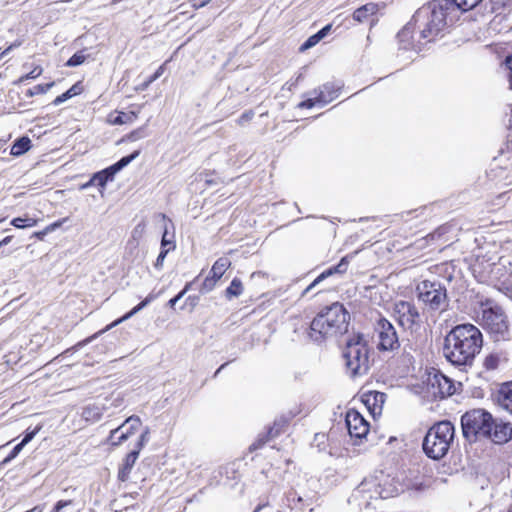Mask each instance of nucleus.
Wrapping results in <instances>:
<instances>
[{
  "label": "nucleus",
  "instance_id": "obj_1",
  "mask_svg": "<svg viewBox=\"0 0 512 512\" xmlns=\"http://www.w3.org/2000/svg\"><path fill=\"white\" fill-rule=\"evenodd\" d=\"M483 345L481 331L472 324L455 326L445 337L443 353L456 366L472 365Z\"/></svg>",
  "mask_w": 512,
  "mask_h": 512
},
{
  "label": "nucleus",
  "instance_id": "obj_2",
  "mask_svg": "<svg viewBox=\"0 0 512 512\" xmlns=\"http://www.w3.org/2000/svg\"><path fill=\"white\" fill-rule=\"evenodd\" d=\"M448 0H432L421 7L413 16L420 30V37L432 41L447 25V19L456 11Z\"/></svg>",
  "mask_w": 512,
  "mask_h": 512
},
{
  "label": "nucleus",
  "instance_id": "obj_3",
  "mask_svg": "<svg viewBox=\"0 0 512 512\" xmlns=\"http://www.w3.org/2000/svg\"><path fill=\"white\" fill-rule=\"evenodd\" d=\"M350 315L343 304L335 302L321 311L311 322V337L316 341L346 333Z\"/></svg>",
  "mask_w": 512,
  "mask_h": 512
},
{
  "label": "nucleus",
  "instance_id": "obj_4",
  "mask_svg": "<svg viewBox=\"0 0 512 512\" xmlns=\"http://www.w3.org/2000/svg\"><path fill=\"white\" fill-rule=\"evenodd\" d=\"M343 358L347 373L355 378L367 374L369 370V348L366 338L362 334L348 337L343 349Z\"/></svg>",
  "mask_w": 512,
  "mask_h": 512
},
{
  "label": "nucleus",
  "instance_id": "obj_5",
  "mask_svg": "<svg viewBox=\"0 0 512 512\" xmlns=\"http://www.w3.org/2000/svg\"><path fill=\"white\" fill-rule=\"evenodd\" d=\"M455 429L450 421L434 424L423 440V451L434 460L443 458L449 451L454 439Z\"/></svg>",
  "mask_w": 512,
  "mask_h": 512
},
{
  "label": "nucleus",
  "instance_id": "obj_6",
  "mask_svg": "<svg viewBox=\"0 0 512 512\" xmlns=\"http://www.w3.org/2000/svg\"><path fill=\"white\" fill-rule=\"evenodd\" d=\"M492 415L483 409L467 411L461 417L463 436L469 441L485 438L490 431Z\"/></svg>",
  "mask_w": 512,
  "mask_h": 512
},
{
  "label": "nucleus",
  "instance_id": "obj_7",
  "mask_svg": "<svg viewBox=\"0 0 512 512\" xmlns=\"http://www.w3.org/2000/svg\"><path fill=\"white\" fill-rule=\"evenodd\" d=\"M477 317L481 325L492 334L504 335L508 330V322L503 309L493 301L481 302Z\"/></svg>",
  "mask_w": 512,
  "mask_h": 512
},
{
  "label": "nucleus",
  "instance_id": "obj_8",
  "mask_svg": "<svg viewBox=\"0 0 512 512\" xmlns=\"http://www.w3.org/2000/svg\"><path fill=\"white\" fill-rule=\"evenodd\" d=\"M379 484V494L381 499H387L398 496L408 490L419 491L424 488V484L417 479H410L403 475L391 477L389 475L376 476Z\"/></svg>",
  "mask_w": 512,
  "mask_h": 512
},
{
  "label": "nucleus",
  "instance_id": "obj_9",
  "mask_svg": "<svg viewBox=\"0 0 512 512\" xmlns=\"http://www.w3.org/2000/svg\"><path fill=\"white\" fill-rule=\"evenodd\" d=\"M418 299L430 310L444 311L448 306L446 289L440 284L431 281H422L417 286Z\"/></svg>",
  "mask_w": 512,
  "mask_h": 512
},
{
  "label": "nucleus",
  "instance_id": "obj_10",
  "mask_svg": "<svg viewBox=\"0 0 512 512\" xmlns=\"http://www.w3.org/2000/svg\"><path fill=\"white\" fill-rule=\"evenodd\" d=\"M378 499L381 498L377 478L369 477L365 478L354 489L348 501L359 508H369L372 505V501Z\"/></svg>",
  "mask_w": 512,
  "mask_h": 512
},
{
  "label": "nucleus",
  "instance_id": "obj_11",
  "mask_svg": "<svg viewBox=\"0 0 512 512\" xmlns=\"http://www.w3.org/2000/svg\"><path fill=\"white\" fill-rule=\"evenodd\" d=\"M377 335V349L379 351L393 352L400 348L399 336L394 325L385 318L378 320L375 327Z\"/></svg>",
  "mask_w": 512,
  "mask_h": 512
},
{
  "label": "nucleus",
  "instance_id": "obj_12",
  "mask_svg": "<svg viewBox=\"0 0 512 512\" xmlns=\"http://www.w3.org/2000/svg\"><path fill=\"white\" fill-rule=\"evenodd\" d=\"M394 315L398 323L407 329L419 326L421 323L420 313L415 304L408 301H398L394 304Z\"/></svg>",
  "mask_w": 512,
  "mask_h": 512
},
{
  "label": "nucleus",
  "instance_id": "obj_13",
  "mask_svg": "<svg viewBox=\"0 0 512 512\" xmlns=\"http://www.w3.org/2000/svg\"><path fill=\"white\" fill-rule=\"evenodd\" d=\"M141 426L139 416L132 415L128 417L121 425L110 431L108 442L112 446H119L134 435Z\"/></svg>",
  "mask_w": 512,
  "mask_h": 512
},
{
  "label": "nucleus",
  "instance_id": "obj_14",
  "mask_svg": "<svg viewBox=\"0 0 512 512\" xmlns=\"http://www.w3.org/2000/svg\"><path fill=\"white\" fill-rule=\"evenodd\" d=\"M490 424V431L487 433L486 439L499 445L505 444L512 439L511 423L492 417Z\"/></svg>",
  "mask_w": 512,
  "mask_h": 512
},
{
  "label": "nucleus",
  "instance_id": "obj_15",
  "mask_svg": "<svg viewBox=\"0 0 512 512\" xmlns=\"http://www.w3.org/2000/svg\"><path fill=\"white\" fill-rule=\"evenodd\" d=\"M346 425L351 437L364 438L369 432V423L356 410L351 409L346 413Z\"/></svg>",
  "mask_w": 512,
  "mask_h": 512
},
{
  "label": "nucleus",
  "instance_id": "obj_16",
  "mask_svg": "<svg viewBox=\"0 0 512 512\" xmlns=\"http://www.w3.org/2000/svg\"><path fill=\"white\" fill-rule=\"evenodd\" d=\"M156 295L155 294H152L150 293L143 301H141L138 305H136L131 311H129L128 313H126L124 316H122L121 318L115 320L114 322H112L111 324H109L108 326H106V328H104L103 330L99 331L98 333L92 335L91 337L85 339L83 342H80L79 345L82 346V345H85L89 342H91L93 339L97 338L98 335L110 330L111 328L119 325L120 323H122L123 321H126L128 320L129 318H131L133 315H135L136 313H138L139 311H141L143 308H145L149 303H151L153 300L156 299Z\"/></svg>",
  "mask_w": 512,
  "mask_h": 512
},
{
  "label": "nucleus",
  "instance_id": "obj_17",
  "mask_svg": "<svg viewBox=\"0 0 512 512\" xmlns=\"http://www.w3.org/2000/svg\"><path fill=\"white\" fill-rule=\"evenodd\" d=\"M386 401V394L378 391H371L364 395L363 402L373 415L381 414Z\"/></svg>",
  "mask_w": 512,
  "mask_h": 512
},
{
  "label": "nucleus",
  "instance_id": "obj_18",
  "mask_svg": "<svg viewBox=\"0 0 512 512\" xmlns=\"http://www.w3.org/2000/svg\"><path fill=\"white\" fill-rule=\"evenodd\" d=\"M339 87H336L333 83H326L319 89H315L313 94L316 95V100L320 105H325L336 99L339 95Z\"/></svg>",
  "mask_w": 512,
  "mask_h": 512
},
{
  "label": "nucleus",
  "instance_id": "obj_19",
  "mask_svg": "<svg viewBox=\"0 0 512 512\" xmlns=\"http://www.w3.org/2000/svg\"><path fill=\"white\" fill-rule=\"evenodd\" d=\"M348 262L346 261V258H342L340 263L334 267H331L327 269L326 271L322 272L305 290L304 293L311 290L313 287H315L317 284H319L322 280L326 279L327 277L331 276L334 273L342 274L347 270Z\"/></svg>",
  "mask_w": 512,
  "mask_h": 512
},
{
  "label": "nucleus",
  "instance_id": "obj_20",
  "mask_svg": "<svg viewBox=\"0 0 512 512\" xmlns=\"http://www.w3.org/2000/svg\"><path fill=\"white\" fill-rule=\"evenodd\" d=\"M498 402L503 409L512 414V382L501 386L498 393Z\"/></svg>",
  "mask_w": 512,
  "mask_h": 512
},
{
  "label": "nucleus",
  "instance_id": "obj_21",
  "mask_svg": "<svg viewBox=\"0 0 512 512\" xmlns=\"http://www.w3.org/2000/svg\"><path fill=\"white\" fill-rule=\"evenodd\" d=\"M435 384L438 385L441 397L450 396L455 392V388L451 380L442 374L434 376V382L432 385L434 386Z\"/></svg>",
  "mask_w": 512,
  "mask_h": 512
},
{
  "label": "nucleus",
  "instance_id": "obj_22",
  "mask_svg": "<svg viewBox=\"0 0 512 512\" xmlns=\"http://www.w3.org/2000/svg\"><path fill=\"white\" fill-rule=\"evenodd\" d=\"M139 451L136 449H133L124 459L123 466L119 471V479L122 481H125L133 468L138 456Z\"/></svg>",
  "mask_w": 512,
  "mask_h": 512
},
{
  "label": "nucleus",
  "instance_id": "obj_23",
  "mask_svg": "<svg viewBox=\"0 0 512 512\" xmlns=\"http://www.w3.org/2000/svg\"><path fill=\"white\" fill-rule=\"evenodd\" d=\"M377 11L378 4L367 3L354 11L353 19L357 22H364L370 15L376 14Z\"/></svg>",
  "mask_w": 512,
  "mask_h": 512
},
{
  "label": "nucleus",
  "instance_id": "obj_24",
  "mask_svg": "<svg viewBox=\"0 0 512 512\" xmlns=\"http://www.w3.org/2000/svg\"><path fill=\"white\" fill-rule=\"evenodd\" d=\"M137 113L130 111L128 113L118 112L117 115L110 114L108 122L112 125L131 124L137 119Z\"/></svg>",
  "mask_w": 512,
  "mask_h": 512
},
{
  "label": "nucleus",
  "instance_id": "obj_25",
  "mask_svg": "<svg viewBox=\"0 0 512 512\" xmlns=\"http://www.w3.org/2000/svg\"><path fill=\"white\" fill-rule=\"evenodd\" d=\"M31 147V140L29 137H21L17 139L11 147L10 154L13 156H20L27 152Z\"/></svg>",
  "mask_w": 512,
  "mask_h": 512
},
{
  "label": "nucleus",
  "instance_id": "obj_26",
  "mask_svg": "<svg viewBox=\"0 0 512 512\" xmlns=\"http://www.w3.org/2000/svg\"><path fill=\"white\" fill-rule=\"evenodd\" d=\"M482 0H448L452 8L457 12H466L475 8Z\"/></svg>",
  "mask_w": 512,
  "mask_h": 512
},
{
  "label": "nucleus",
  "instance_id": "obj_27",
  "mask_svg": "<svg viewBox=\"0 0 512 512\" xmlns=\"http://www.w3.org/2000/svg\"><path fill=\"white\" fill-rule=\"evenodd\" d=\"M231 262L228 258L222 257L219 258L211 269V274L213 275V278L220 279L223 274L225 273L226 269L230 266Z\"/></svg>",
  "mask_w": 512,
  "mask_h": 512
},
{
  "label": "nucleus",
  "instance_id": "obj_28",
  "mask_svg": "<svg viewBox=\"0 0 512 512\" xmlns=\"http://www.w3.org/2000/svg\"><path fill=\"white\" fill-rule=\"evenodd\" d=\"M139 154H140L139 150L134 151L132 154L121 158L118 162L111 165L109 167V170H111L112 173L116 174L117 172L122 170L124 167H126L128 164H130L134 159H136L139 156Z\"/></svg>",
  "mask_w": 512,
  "mask_h": 512
},
{
  "label": "nucleus",
  "instance_id": "obj_29",
  "mask_svg": "<svg viewBox=\"0 0 512 512\" xmlns=\"http://www.w3.org/2000/svg\"><path fill=\"white\" fill-rule=\"evenodd\" d=\"M114 175H115V173H112V171L109 170V167H108L100 172L95 173L92 176V182H94L95 185H98L100 187H105L108 180L112 179L114 177Z\"/></svg>",
  "mask_w": 512,
  "mask_h": 512
},
{
  "label": "nucleus",
  "instance_id": "obj_30",
  "mask_svg": "<svg viewBox=\"0 0 512 512\" xmlns=\"http://www.w3.org/2000/svg\"><path fill=\"white\" fill-rule=\"evenodd\" d=\"M243 285L242 282L238 278H234L228 288L226 289V297L231 299L233 297H238L242 294Z\"/></svg>",
  "mask_w": 512,
  "mask_h": 512
},
{
  "label": "nucleus",
  "instance_id": "obj_31",
  "mask_svg": "<svg viewBox=\"0 0 512 512\" xmlns=\"http://www.w3.org/2000/svg\"><path fill=\"white\" fill-rule=\"evenodd\" d=\"M488 176L492 181H495L497 184L502 181L504 182V185H508L510 183L507 181V172L502 167L491 169Z\"/></svg>",
  "mask_w": 512,
  "mask_h": 512
},
{
  "label": "nucleus",
  "instance_id": "obj_32",
  "mask_svg": "<svg viewBox=\"0 0 512 512\" xmlns=\"http://www.w3.org/2000/svg\"><path fill=\"white\" fill-rule=\"evenodd\" d=\"M500 364V356L496 353L487 355L483 361V366L486 370H495Z\"/></svg>",
  "mask_w": 512,
  "mask_h": 512
},
{
  "label": "nucleus",
  "instance_id": "obj_33",
  "mask_svg": "<svg viewBox=\"0 0 512 512\" xmlns=\"http://www.w3.org/2000/svg\"><path fill=\"white\" fill-rule=\"evenodd\" d=\"M53 85H54L53 82L47 83V84H38V85L34 86L33 88L27 90L26 95L28 97H33L35 95L45 94L52 88Z\"/></svg>",
  "mask_w": 512,
  "mask_h": 512
},
{
  "label": "nucleus",
  "instance_id": "obj_34",
  "mask_svg": "<svg viewBox=\"0 0 512 512\" xmlns=\"http://www.w3.org/2000/svg\"><path fill=\"white\" fill-rule=\"evenodd\" d=\"M11 224L16 228L34 227L37 224V220L33 218H14Z\"/></svg>",
  "mask_w": 512,
  "mask_h": 512
},
{
  "label": "nucleus",
  "instance_id": "obj_35",
  "mask_svg": "<svg viewBox=\"0 0 512 512\" xmlns=\"http://www.w3.org/2000/svg\"><path fill=\"white\" fill-rule=\"evenodd\" d=\"M83 415L86 420L97 421L101 418V412L97 407H87L84 409Z\"/></svg>",
  "mask_w": 512,
  "mask_h": 512
},
{
  "label": "nucleus",
  "instance_id": "obj_36",
  "mask_svg": "<svg viewBox=\"0 0 512 512\" xmlns=\"http://www.w3.org/2000/svg\"><path fill=\"white\" fill-rule=\"evenodd\" d=\"M76 88H77L76 85H74L69 90H67L65 93L57 96L54 99L53 104L54 105H60L61 103L65 102L66 100H68L72 96L76 95L77 94Z\"/></svg>",
  "mask_w": 512,
  "mask_h": 512
},
{
  "label": "nucleus",
  "instance_id": "obj_37",
  "mask_svg": "<svg viewBox=\"0 0 512 512\" xmlns=\"http://www.w3.org/2000/svg\"><path fill=\"white\" fill-rule=\"evenodd\" d=\"M86 59V56L85 54L83 53V51H79L77 53H75L67 62H66V66L68 67H75V66H79L81 65L82 63H84Z\"/></svg>",
  "mask_w": 512,
  "mask_h": 512
},
{
  "label": "nucleus",
  "instance_id": "obj_38",
  "mask_svg": "<svg viewBox=\"0 0 512 512\" xmlns=\"http://www.w3.org/2000/svg\"><path fill=\"white\" fill-rule=\"evenodd\" d=\"M145 127H140L138 129L133 130L126 136V140L128 141H137L139 139H142L146 136Z\"/></svg>",
  "mask_w": 512,
  "mask_h": 512
},
{
  "label": "nucleus",
  "instance_id": "obj_39",
  "mask_svg": "<svg viewBox=\"0 0 512 512\" xmlns=\"http://www.w3.org/2000/svg\"><path fill=\"white\" fill-rule=\"evenodd\" d=\"M42 68L41 67H35L31 72H29L28 74L26 75H23L21 76L19 79H18V83H23L25 82L26 80H29V79H36L38 78L41 74H42Z\"/></svg>",
  "mask_w": 512,
  "mask_h": 512
},
{
  "label": "nucleus",
  "instance_id": "obj_40",
  "mask_svg": "<svg viewBox=\"0 0 512 512\" xmlns=\"http://www.w3.org/2000/svg\"><path fill=\"white\" fill-rule=\"evenodd\" d=\"M149 428L146 427L145 430L142 432V434L140 435L139 439H138V442L136 443L135 445V448L136 450H138L139 452L142 450V448L144 447V445L148 442L149 440Z\"/></svg>",
  "mask_w": 512,
  "mask_h": 512
},
{
  "label": "nucleus",
  "instance_id": "obj_41",
  "mask_svg": "<svg viewBox=\"0 0 512 512\" xmlns=\"http://www.w3.org/2000/svg\"><path fill=\"white\" fill-rule=\"evenodd\" d=\"M164 73V64L161 65L156 71L155 73L147 80L145 81L142 86H141V89L144 90L146 89L151 83H153L154 81H156L162 74Z\"/></svg>",
  "mask_w": 512,
  "mask_h": 512
},
{
  "label": "nucleus",
  "instance_id": "obj_42",
  "mask_svg": "<svg viewBox=\"0 0 512 512\" xmlns=\"http://www.w3.org/2000/svg\"><path fill=\"white\" fill-rule=\"evenodd\" d=\"M22 449H23V446L20 444H17L13 448V450L10 452V454L6 458L3 459V461L1 462V465H6L9 462H11L21 452Z\"/></svg>",
  "mask_w": 512,
  "mask_h": 512
},
{
  "label": "nucleus",
  "instance_id": "obj_43",
  "mask_svg": "<svg viewBox=\"0 0 512 512\" xmlns=\"http://www.w3.org/2000/svg\"><path fill=\"white\" fill-rule=\"evenodd\" d=\"M145 229H146V224L144 221L140 222L139 224H137L133 231H132V237L134 239H140L143 234L145 233Z\"/></svg>",
  "mask_w": 512,
  "mask_h": 512
},
{
  "label": "nucleus",
  "instance_id": "obj_44",
  "mask_svg": "<svg viewBox=\"0 0 512 512\" xmlns=\"http://www.w3.org/2000/svg\"><path fill=\"white\" fill-rule=\"evenodd\" d=\"M320 41L319 36L315 34L310 36L300 47L301 51L307 50L315 46Z\"/></svg>",
  "mask_w": 512,
  "mask_h": 512
},
{
  "label": "nucleus",
  "instance_id": "obj_45",
  "mask_svg": "<svg viewBox=\"0 0 512 512\" xmlns=\"http://www.w3.org/2000/svg\"><path fill=\"white\" fill-rule=\"evenodd\" d=\"M41 430V426H37L34 430L32 431H27L23 440L19 443L20 445H22L23 447L28 444L30 441H32V439L36 436V434Z\"/></svg>",
  "mask_w": 512,
  "mask_h": 512
},
{
  "label": "nucleus",
  "instance_id": "obj_46",
  "mask_svg": "<svg viewBox=\"0 0 512 512\" xmlns=\"http://www.w3.org/2000/svg\"><path fill=\"white\" fill-rule=\"evenodd\" d=\"M311 95L313 97H311V98H309V99H307V100H305V101H303V102H301L299 104L300 108H308L309 109V108L314 107L316 104H319L318 100H316V95L317 94H313V92H312Z\"/></svg>",
  "mask_w": 512,
  "mask_h": 512
},
{
  "label": "nucleus",
  "instance_id": "obj_47",
  "mask_svg": "<svg viewBox=\"0 0 512 512\" xmlns=\"http://www.w3.org/2000/svg\"><path fill=\"white\" fill-rule=\"evenodd\" d=\"M254 116V113L253 111L249 110V111H246L244 112L240 117L239 119L237 120V123L241 126L245 125L246 123H248L249 121H251V119L253 118Z\"/></svg>",
  "mask_w": 512,
  "mask_h": 512
},
{
  "label": "nucleus",
  "instance_id": "obj_48",
  "mask_svg": "<svg viewBox=\"0 0 512 512\" xmlns=\"http://www.w3.org/2000/svg\"><path fill=\"white\" fill-rule=\"evenodd\" d=\"M13 239V236H7L0 241V256L5 257L10 254V252H6L4 250V246L8 245Z\"/></svg>",
  "mask_w": 512,
  "mask_h": 512
},
{
  "label": "nucleus",
  "instance_id": "obj_49",
  "mask_svg": "<svg viewBox=\"0 0 512 512\" xmlns=\"http://www.w3.org/2000/svg\"><path fill=\"white\" fill-rule=\"evenodd\" d=\"M168 252H169V249H162L161 250V252L158 255V257L156 259V262L154 264L155 268H157V269L162 268L163 263H164V259H165V257H166Z\"/></svg>",
  "mask_w": 512,
  "mask_h": 512
},
{
  "label": "nucleus",
  "instance_id": "obj_50",
  "mask_svg": "<svg viewBox=\"0 0 512 512\" xmlns=\"http://www.w3.org/2000/svg\"><path fill=\"white\" fill-rule=\"evenodd\" d=\"M187 290H188V285H186V287L181 292H179L175 297H173L172 299H170L168 301V306L171 308H174L176 303L185 295Z\"/></svg>",
  "mask_w": 512,
  "mask_h": 512
},
{
  "label": "nucleus",
  "instance_id": "obj_51",
  "mask_svg": "<svg viewBox=\"0 0 512 512\" xmlns=\"http://www.w3.org/2000/svg\"><path fill=\"white\" fill-rule=\"evenodd\" d=\"M217 280L218 279L213 278V275L211 277H207L203 282V289L206 291L212 290Z\"/></svg>",
  "mask_w": 512,
  "mask_h": 512
},
{
  "label": "nucleus",
  "instance_id": "obj_52",
  "mask_svg": "<svg viewBox=\"0 0 512 512\" xmlns=\"http://www.w3.org/2000/svg\"><path fill=\"white\" fill-rule=\"evenodd\" d=\"M166 236H167V229H165L164 234H163V236H162V240H161V250H162V249H169V250H170V249H174V248H175V245H174L172 242L168 241V240L166 239Z\"/></svg>",
  "mask_w": 512,
  "mask_h": 512
},
{
  "label": "nucleus",
  "instance_id": "obj_53",
  "mask_svg": "<svg viewBox=\"0 0 512 512\" xmlns=\"http://www.w3.org/2000/svg\"><path fill=\"white\" fill-rule=\"evenodd\" d=\"M506 66L509 70L508 78H509L510 88L512 89V55L507 57Z\"/></svg>",
  "mask_w": 512,
  "mask_h": 512
},
{
  "label": "nucleus",
  "instance_id": "obj_54",
  "mask_svg": "<svg viewBox=\"0 0 512 512\" xmlns=\"http://www.w3.org/2000/svg\"><path fill=\"white\" fill-rule=\"evenodd\" d=\"M331 25L328 24L325 27H323L321 30H319L315 35L319 36V39L322 40L331 30Z\"/></svg>",
  "mask_w": 512,
  "mask_h": 512
},
{
  "label": "nucleus",
  "instance_id": "obj_55",
  "mask_svg": "<svg viewBox=\"0 0 512 512\" xmlns=\"http://www.w3.org/2000/svg\"><path fill=\"white\" fill-rule=\"evenodd\" d=\"M72 504H73L72 500H60L55 505L61 511L63 508H65L69 505H72Z\"/></svg>",
  "mask_w": 512,
  "mask_h": 512
},
{
  "label": "nucleus",
  "instance_id": "obj_56",
  "mask_svg": "<svg viewBox=\"0 0 512 512\" xmlns=\"http://www.w3.org/2000/svg\"><path fill=\"white\" fill-rule=\"evenodd\" d=\"M72 504H73L72 500H60L55 505L61 511L63 508H65L69 505H72Z\"/></svg>",
  "mask_w": 512,
  "mask_h": 512
},
{
  "label": "nucleus",
  "instance_id": "obj_57",
  "mask_svg": "<svg viewBox=\"0 0 512 512\" xmlns=\"http://www.w3.org/2000/svg\"><path fill=\"white\" fill-rule=\"evenodd\" d=\"M211 0H192V6L194 8H201L209 3Z\"/></svg>",
  "mask_w": 512,
  "mask_h": 512
},
{
  "label": "nucleus",
  "instance_id": "obj_58",
  "mask_svg": "<svg viewBox=\"0 0 512 512\" xmlns=\"http://www.w3.org/2000/svg\"><path fill=\"white\" fill-rule=\"evenodd\" d=\"M64 221H65V219L62 221H57V222L50 224L49 226L46 227V231H49V232L54 231L55 229L59 228Z\"/></svg>",
  "mask_w": 512,
  "mask_h": 512
},
{
  "label": "nucleus",
  "instance_id": "obj_59",
  "mask_svg": "<svg viewBox=\"0 0 512 512\" xmlns=\"http://www.w3.org/2000/svg\"><path fill=\"white\" fill-rule=\"evenodd\" d=\"M409 29L408 28H405L403 29L399 34H398V37L400 39L401 42H403L406 38L409 37Z\"/></svg>",
  "mask_w": 512,
  "mask_h": 512
},
{
  "label": "nucleus",
  "instance_id": "obj_60",
  "mask_svg": "<svg viewBox=\"0 0 512 512\" xmlns=\"http://www.w3.org/2000/svg\"><path fill=\"white\" fill-rule=\"evenodd\" d=\"M92 185H95V183H94V182H92V178H91L88 182H86V183H84V184L80 185L79 189H80V190H85V189H87L88 187H90V186H92Z\"/></svg>",
  "mask_w": 512,
  "mask_h": 512
},
{
  "label": "nucleus",
  "instance_id": "obj_61",
  "mask_svg": "<svg viewBox=\"0 0 512 512\" xmlns=\"http://www.w3.org/2000/svg\"><path fill=\"white\" fill-rule=\"evenodd\" d=\"M49 233V231H46V228L43 230V231H39V232H36L34 235L39 238V239H43V237Z\"/></svg>",
  "mask_w": 512,
  "mask_h": 512
},
{
  "label": "nucleus",
  "instance_id": "obj_62",
  "mask_svg": "<svg viewBox=\"0 0 512 512\" xmlns=\"http://www.w3.org/2000/svg\"><path fill=\"white\" fill-rule=\"evenodd\" d=\"M17 46H19V44H12V45H10L6 50L3 51L2 56H4L9 51H11L14 47H17Z\"/></svg>",
  "mask_w": 512,
  "mask_h": 512
},
{
  "label": "nucleus",
  "instance_id": "obj_63",
  "mask_svg": "<svg viewBox=\"0 0 512 512\" xmlns=\"http://www.w3.org/2000/svg\"><path fill=\"white\" fill-rule=\"evenodd\" d=\"M26 512H42V508H41V507H39V506H36V507H34L33 509L28 510V511H26Z\"/></svg>",
  "mask_w": 512,
  "mask_h": 512
},
{
  "label": "nucleus",
  "instance_id": "obj_64",
  "mask_svg": "<svg viewBox=\"0 0 512 512\" xmlns=\"http://www.w3.org/2000/svg\"><path fill=\"white\" fill-rule=\"evenodd\" d=\"M227 365V363L222 364L217 371L215 372V376Z\"/></svg>",
  "mask_w": 512,
  "mask_h": 512
}]
</instances>
